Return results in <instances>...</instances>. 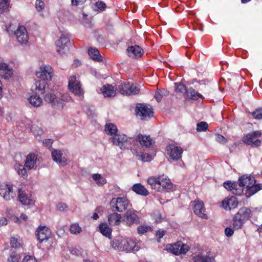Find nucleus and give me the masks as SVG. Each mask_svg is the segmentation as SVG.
I'll return each instance as SVG.
<instances>
[{"label":"nucleus","instance_id":"7","mask_svg":"<svg viewBox=\"0 0 262 262\" xmlns=\"http://www.w3.org/2000/svg\"><path fill=\"white\" fill-rule=\"evenodd\" d=\"M116 90L124 95H136L139 93L140 89L136 84L132 82H124L118 85Z\"/></svg>","mask_w":262,"mask_h":262},{"label":"nucleus","instance_id":"41","mask_svg":"<svg viewBox=\"0 0 262 262\" xmlns=\"http://www.w3.org/2000/svg\"><path fill=\"white\" fill-rule=\"evenodd\" d=\"M1 193L3 194V198L7 201L10 200L13 198L15 193L13 191L12 187H7L4 192H1Z\"/></svg>","mask_w":262,"mask_h":262},{"label":"nucleus","instance_id":"20","mask_svg":"<svg viewBox=\"0 0 262 262\" xmlns=\"http://www.w3.org/2000/svg\"><path fill=\"white\" fill-rule=\"evenodd\" d=\"M128 56L133 58H140L144 53L143 50L139 46H131L127 49Z\"/></svg>","mask_w":262,"mask_h":262},{"label":"nucleus","instance_id":"19","mask_svg":"<svg viewBox=\"0 0 262 262\" xmlns=\"http://www.w3.org/2000/svg\"><path fill=\"white\" fill-rule=\"evenodd\" d=\"M224 186L226 189L231 191L235 195H241L243 194L242 188L238 186L237 182H232L228 181L224 183Z\"/></svg>","mask_w":262,"mask_h":262},{"label":"nucleus","instance_id":"29","mask_svg":"<svg viewBox=\"0 0 262 262\" xmlns=\"http://www.w3.org/2000/svg\"><path fill=\"white\" fill-rule=\"evenodd\" d=\"M186 94L187 95V97L189 99L197 100L199 98H204V97L202 94H200L192 88H190L187 90Z\"/></svg>","mask_w":262,"mask_h":262},{"label":"nucleus","instance_id":"53","mask_svg":"<svg viewBox=\"0 0 262 262\" xmlns=\"http://www.w3.org/2000/svg\"><path fill=\"white\" fill-rule=\"evenodd\" d=\"M79 81L77 80L76 76H72L70 77L69 80V87H73L76 82Z\"/></svg>","mask_w":262,"mask_h":262},{"label":"nucleus","instance_id":"63","mask_svg":"<svg viewBox=\"0 0 262 262\" xmlns=\"http://www.w3.org/2000/svg\"><path fill=\"white\" fill-rule=\"evenodd\" d=\"M43 143L46 146H51L52 143H53V140L51 139H46L45 141H43Z\"/></svg>","mask_w":262,"mask_h":262},{"label":"nucleus","instance_id":"22","mask_svg":"<svg viewBox=\"0 0 262 262\" xmlns=\"http://www.w3.org/2000/svg\"><path fill=\"white\" fill-rule=\"evenodd\" d=\"M13 74L11 67L6 63H0V76L5 79H9Z\"/></svg>","mask_w":262,"mask_h":262},{"label":"nucleus","instance_id":"4","mask_svg":"<svg viewBox=\"0 0 262 262\" xmlns=\"http://www.w3.org/2000/svg\"><path fill=\"white\" fill-rule=\"evenodd\" d=\"M110 206L112 211L122 212L130 209L132 205L126 197L113 198L110 202Z\"/></svg>","mask_w":262,"mask_h":262},{"label":"nucleus","instance_id":"3","mask_svg":"<svg viewBox=\"0 0 262 262\" xmlns=\"http://www.w3.org/2000/svg\"><path fill=\"white\" fill-rule=\"evenodd\" d=\"M58 96L56 95L48 93L46 94L44 97L45 100L50 103L51 106L56 109L61 110L63 107V102H68L71 100V97L68 94H64L61 95L60 99L61 101L58 100Z\"/></svg>","mask_w":262,"mask_h":262},{"label":"nucleus","instance_id":"28","mask_svg":"<svg viewBox=\"0 0 262 262\" xmlns=\"http://www.w3.org/2000/svg\"><path fill=\"white\" fill-rule=\"evenodd\" d=\"M101 91L104 97H113L116 94V90L110 84H106L101 88Z\"/></svg>","mask_w":262,"mask_h":262},{"label":"nucleus","instance_id":"44","mask_svg":"<svg viewBox=\"0 0 262 262\" xmlns=\"http://www.w3.org/2000/svg\"><path fill=\"white\" fill-rule=\"evenodd\" d=\"M69 89L76 95H80L83 93L81 85L80 82H76L73 87H69Z\"/></svg>","mask_w":262,"mask_h":262},{"label":"nucleus","instance_id":"8","mask_svg":"<svg viewBox=\"0 0 262 262\" xmlns=\"http://www.w3.org/2000/svg\"><path fill=\"white\" fill-rule=\"evenodd\" d=\"M166 249L174 255L185 254L189 250V247L179 241L171 245H167Z\"/></svg>","mask_w":262,"mask_h":262},{"label":"nucleus","instance_id":"6","mask_svg":"<svg viewBox=\"0 0 262 262\" xmlns=\"http://www.w3.org/2000/svg\"><path fill=\"white\" fill-rule=\"evenodd\" d=\"M110 141L113 143V145L119 146L121 149H124L129 147V145L133 140L132 138H128L124 134H116L110 138Z\"/></svg>","mask_w":262,"mask_h":262},{"label":"nucleus","instance_id":"5","mask_svg":"<svg viewBox=\"0 0 262 262\" xmlns=\"http://www.w3.org/2000/svg\"><path fill=\"white\" fill-rule=\"evenodd\" d=\"M261 136V130L254 131L244 135L242 141L244 143L252 147H257L261 145V140L259 139Z\"/></svg>","mask_w":262,"mask_h":262},{"label":"nucleus","instance_id":"12","mask_svg":"<svg viewBox=\"0 0 262 262\" xmlns=\"http://www.w3.org/2000/svg\"><path fill=\"white\" fill-rule=\"evenodd\" d=\"M166 148L170 159L178 161L181 158L183 150L180 146H176L173 144H170Z\"/></svg>","mask_w":262,"mask_h":262},{"label":"nucleus","instance_id":"13","mask_svg":"<svg viewBox=\"0 0 262 262\" xmlns=\"http://www.w3.org/2000/svg\"><path fill=\"white\" fill-rule=\"evenodd\" d=\"M124 219L128 226H130L134 224H139L140 222L139 217L136 214V211L132 208L126 211Z\"/></svg>","mask_w":262,"mask_h":262},{"label":"nucleus","instance_id":"54","mask_svg":"<svg viewBox=\"0 0 262 262\" xmlns=\"http://www.w3.org/2000/svg\"><path fill=\"white\" fill-rule=\"evenodd\" d=\"M216 140L217 142L223 144H225L227 142L226 139L223 136L220 134L216 135Z\"/></svg>","mask_w":262,"mask_h":262},{"label":"nucleus","instance_id":"40","mask_svg":"<svg viewBox=\"0 0 262 262\" xmlns=\"http://www.w3.org/2000/svg\"><path fill=\"white\" fill-rule=\"evenodd\" d=\"M15 169L17 171V173L21 177L26 178L28 176L27 172L25 165L16 164L14 166Z\"/></svg>","mask_w":262,"mask_h":262},{"label":"nucleus","instance_id":"35","mask_svg":"<svg viewBox=\"0 0 262 262\" xmlns=\"http://www.w3.org/2000/svg\"><path fill=\"white\" fill-rule=\"evenodd\" d=\"M46 81L44 80L36 81L33 85L34 89L41 94H43L45 92V88L47 84Z\"/></svg>","mask_w":262,"mask_h":262},{"label":"nucleus","instance_id":"15","mask_svg":"<svg viewBox=\"0 0 262 262\" xmlns=\"http://www.w3.org/2000/svg\"><path fill=\"white\" fill-rule=\"evenodd\" d=\"M18 198L20 202L24 205H32L34 204L32 195L30 193H27L25 190L21 189H18Z\"/></svg>","mask_w":262,"mask_h":262},{"label":"nucleus","instance_id":"49","mask_svg":"<svg viewBox=\"0 0 262 262\" xmlns=\"http://www.w3.org/2000/svg\"><path fill=\"white\" fill-rule=\"evenodd\" d=\"M166 91L164 90H157L155 92V98L158 102H160L162 100V98L164 95H166Z\"/></svg>","mask_w":262,"mask_h":262},{"label":"nucleus","instance_id":"10","mask_svg":"<svg viewBox=\"0 0 262 262\" xmlns=\"http://www.w3.org/2000/svg\"><path fill=\"white\" fill-rule=\"evenodd\" d=\"M68 43H70L69 38L62 34L60 38L56 41L57 52L62 55L68 52L69 50Z\"/></svg>","mask_w":262,"mask_h":262},{"label":"nucleus","instance_id":"64","mask_svg":"<svg viewBox=\"0 0 262 262\" xmlns=\"http://www.w3.org/2000/svg\"><path fill=\"white\" fill-rule=\"evenodd\" d=\"M252 115H262V108L259 107L255 110L252 112Z\"/></svg>","mask_w":262,"mask_h":262},{"label":"nucleus","instance_id":"17","mask_svg":"<svg viewBox=\"0 0 262 262\" xmlns=\"http://www.w3.org/2000/svg\"><path fill=\"white\" fill-rule=\"evenodd\" d=\"M16 38L21 44L26 43L29 39L27 30L24 26H19L15 32Z\"/></svg>","mask_w":262,"mask_h":262},{"label":"nucleus","instance_id":"25","mask_svg":"<svg viewBox=\"0 0 262 262\" xmlns=\"http://www.w3.org/2000/svg\"><path fill=\"white\" fill-rule=\"evenodd\" d=\"M160 191L162 189H165L167 190H171L173 188V184L170 179L165 175H162L159 177Z\"/></svg>","mask_w":262,"mask_h":262},{"label":"nucleus","instance_id":"60","mask_svg":"<svg viewBox=\"0 0 262 262\" xmlns=\"http://www.w3.org/2000/svg\"><path fill=\"white\" fill-rule=\"evenodd\" d=\"M58 209L60 211H64L67 208V205L63 203H60L57 206Z\"/></svg>","mask_w":262,"mask_h":262},{"label":"nucleus","instance_id":"59","mask_svg":"<svg viewBox=\"0 0 262 262\" xmlns=\"http://www.w3.org/2000/svg\"><path fill=\"white\" fill-rule=\"evenodd\" d=\"M234 233L233 230L229 227H227L225 229V234L227 237L231 236Z\"/></svg>","mask_w":262,"mask_h":262},{"label":"nucleus","instance_id":"55","mask_svg":"<svg viewBox=\"0 0 262 262\" xmlns=\"http://www.w3.org/2000/svg\"><path fill=\"white\" fill-rule=\"evenodd\" d=\"M23 262H37V261L35 257L27 255L24 258Z\"/></svg>","mask_w":262,"mask_h":262},{"label":"nucleus","instance_id":"33","mask_svg":"<svg viewBox=\"0 0 262 262\" xmlns=\"http://www.w3.org/2000/svg\"><path fill=\"white\" fill-rule=\"evenodd\" d=\"M124 241V238L122 237H118L114 239L111 242V245L112 248L115 250H118L119 251H123L122 249L123 247V242Z\"/></svg>","mask_w":262,"mask_h":262},{"label":"nucleus","instance_id":"61","mask_svg":"<svg viewBox=\"0 0 262 262\" xmlns=\"http://www.w3.org/2000/svg\"><path fill=\"white\" fill-rule=\"evenodd\" d=\"M96 6L100 10H104L106 7V5L102 2H98L96 3Z\"/></svg>","mask_w":262,"mask_h":262},{"label":"nucleus","instance_id":"47","mask_svg":"<svg viewBox=\"0 0 262 262\" xmlns=\"http://www.w3.org/2000/svg\"><path fill=\"white\" fill-rule=\"evenodd\" d=\"M31 130L35 136L41 135L43 133V130L35 125L31 126Z\"/></svg>","mask_w":262,"mask_h":262},{"label":"nucleus","instance_id":"39","mask_svg":"<svg viewBox=\"0 0 262 262\" xmlns=\"http://www.w3.org/2000/svg\"><path fill=\"white\" fill-rule=\"evenodd\" d=\"M105 133L112 137L116 135L118 129L116 125L113 123H106L105 125Z\"/></svg>","mask_w":262,"mask_h":262},{"label":"nucleus","instance_id":"58","mask_svg":"<svg viewBox=\"0 0 262 262\" xmlns=\"http://www.w3.org/2000/svg\"><path fill=\"white\" fill-rule=\"evenodd\" d=\"M141 159L143 161L146 162V161H150L151 160V156L148 155V154H142L141 156Z\"/></svg>","mask_w":262,"mask_h":262},{"label":"nucleus","instance_id":"16","mask_svg":"<svg viewBox=\"0 0 262 262\" xmlns=\"http://www.w3.org/2000/svg\"><path fill=\"white\" fill-rule=\"evenodd\" d=\"M193 211L196 215L203 219L207 218V215L205 213L204 203L202 201L195 200L193 203Z\"/></svg>","mask_w":262,"mask_h":262},{"label":"nucleus","instance_id":"18","mask_svg":"<svg viewBox=\"0 0 262 262\" xmlns=\"http://www.w3.org/2000/svg\"><path fill=\"white\" fill-rule=\"evenodd\" d=\"M135 111L137 115H151L154 113L152 106L144 103L137 104Z\"/></svg>","mask_w":262,"mask_h":262},{"label":"nucleus","instance_id":"62","mask_svg":"<svg viewBox=\"0 0 262 262\" xmlns=\"http://www.w3.org/2000/svg\"><path fill=\"white\" fill-rule=\"evenodd\" d=\"M86 0H71L72 5L73 6H78L80 4L85 2Z\"/></svg>","mask_w":262,"mask_h":262},{"label":"nucleus","instance_id":"45","mask_svg":"<svg viewBox=\"0 0 262 262\" xmlns=\"http://www.w3.org/2000/svg\"><path fill=\"white\" fill-rule=\"evenodd\" d=\"M9 7V0H0V14L7 11Z\"/></svg>","mask_w":262,"mask_h":262},{"label":"nucleus","instance_id":"46","mask_svg":"<svg viewBox=\"0 0 262 262\" xmlns=\"http://www.w3.org/2000/svg\"><path fill=\"white\" fill-rule=\"evenodd\" d=\"M70 231L71 233L77 234L80 233L82 230L79 224L77 223L72 224L70 228Z\"/></svg>","mask_w":262,"mask_h":262},{"label":"nucleus","instance_id":"36","mask_svg":"<svg viewBox=\"0 0 262 262\" xmlns=\"http://www.w3.org/2000/svg\"><path fill=\"white\" fill-rule=\"evenodd\" d=\"M100 232L106 237L110 238L111 235L112 229L106 223H101L99 225Z\"/></svg>","mask_w":262,"mask_h":262},{"label":"nucleus","instance_id":"14","mask_svg":"<svg viewBox=\"0 0 262 262\" xmlns=\"http://www.w3.org/2000/svg\"><path fill=\"white\" fill-rule=\"evenodd\" d=\"M123 244V247L122 249H123V251L135 253L140 249V246L138 243L131 238H124Z\"/></svg>","mask_w":262,"mask_h":262},{"label":"nucleus","instance_id":"1","mask_svg":"<svg viewBox=\"0 0 262 262\" xmlns=\"http://www.w3.org/2000/svg\"><path fill=\"white\" fill-rule=\"evenodd\" d=\"M238 181V186L242 188L243 192L244 187H246V195L247 197L251 196L262 189V184H256L254 177L243 175L239 178Z\"/></svg>","mask_w":262,"mask_h":262},{"label":"nucleus","instance_id":"32","mask_svg":"<svg viewBox=\"0 0 262 262\" xmlns=\"http://www.w3.org/2000/svg\"><path fill=\"white\" fill-rule=\"evenodd\" d=\"M116 212L114 211L108 216L109 224L111 225H118L121 222V215Z\"/></svg>","mask_w":262,"mask_h":262},{"label":"nucleus","instance_id":"30","mask_svg":"<svg viewBox=\"0 0 262 262\" xmlns=\"http://www.w3.org/2000/svg\"><path fill=\"white\" fill-rule=\"evenodd\" d=\"M88 54L90 57L95 61L100 62L102 61V57L99 51L95 48H90L88 50Z\"/></svg>","mask_w":262,"mask_h":262},{"label":"nucleus","instance_id":"48","mask_svg":"<svg viewBox=\"0 0 262 262\" xmlns=\"http://www.w3.org/2000/svg\"><path fill=\"white\" fill-rule=\"evenodd\" d=\"M196 130L198 132L206 131L208 128V125L206 122H201L197 124Z\"/></svg>","mask_w":262,"mask_h":262},{"label":"nucleus","instance_id":"9","mask_svg":"<svg viewBox=\"0 0 262 262\" xmlns=\"http://www.w3.org/2000/svg\"><path fill=\"white\" fill-rule=\"evenodd\" d=\"M36 75L41 80H51L53 76V69L49 65H42L36 71Z\"/></svg>","mask_w":262,"mask_h":262},{"label":"nucleus","instance_id":"56","mask_svg":"<svg viewBox=\"0 0 262 262\" xmlns=\"http://www.w3.org/2000/svg\"><path fill=\"white\" fill-rule=\"evenodd\" d=\"M9 262H17L18 257L17 254L15 252L12 253L9 258H8Z\"/></svg>","mask_w":262,"mask_h":262},{"label":"nucleus","instance_id":"11","mask_svg":"<svg viewBox=\"0 0 262 262\" xmlns=\"http://www.w3.org/2000/svg\"><path fill=\"white\" fill-rule=\"evenodd\" d=\"M68 43H70L69 38L62 34L60 38L56 41L57 52L62 55L68 52L69 50Z\"/></svg>","mask_w":262,"mask_h":262},{"label":"nucleus","instance_id":"52","mask_svg":"<svg viewBox=\"0 0 262 262\" xmlns=\"http://www.w3.org/2000/svg\"><path fill=\"white\" fill-rule=\"evenodd\" d=\"M35 4L36 8L38 11H40L44 9L45 4L43 1L41 0H36Z\"/></svg>","mask_w":262,"mask_h":262},{"label":"nucleus","instance_id":"2","mask_svg":"<svg viewBox=\"0 0 262 262\" xmlns=\"http://www.w3.org/2000/svg\"><path fill=\"white\" fill-rule=\"evenodd\" d=\"M251 213V210L248 208L244 207L239 209L233 219V228L235 230L241 229L244 224L250 219Z\"/></svg>","mask_w":262,"mask_h":262},{"label":"nucleus","instance_id":"37","mask_svg":"<svg viewBox=\"0 0 262 262\" xmlns=\"http://www.w3.org/2000/svg\"><path fill=\"white\" fill-rule=\"evenodd\" d=\"M194 262H215L213 257L197 255L193 257Z\"/></svg>","mask_w":262,"mask_h":262},{"label":"nucleus","instance_id":"50","mask_svg":"<svg viewBox=\"0 0 262 262\" xmlns=\"http://www.w3.org/2000/svg\"><path fill=\"white\" fill-rule=\"evenodd\" d=\"M151 228L148 226L141 225L137 228L138 233L142 235L148 231L151 230Z\"/></svg>","mask_w":262,"mask_h":262},{"label":"nucleus","instance_id":"24","mask_svg":"<svg viewBox=\"0 0 262 262\" xmlns=\"http://www.w3.org/2000/svg\"><path fill=\"white\" fill-rule=\"evenodd\" d=\"M62 152L61 150L54 149L52 151V157L53 160L60 164L62 166L67 164V159L62 156Z\"/></svg>","mask_w":262,"mask_h":262},{"label":"nucleus","instance_id":"34","mask_svg":"<svg viewBox=\"0 0 262 262\" xmlns=\"http://www.w3.org/2000/svg\"><path fill=\"white\" fill-rule=\"evenodd\" d=\"M159 177H151L147 179V184L150 186L152 189L160 191Z\"/></svg>","mask_w":262,"mask_h":262},{"label":"nucleus","instance_id":"31","mask_svg":"<svg viewBox=\"0 0 262 262\" xmlns=\"http://www.w3.org/2000/svg\"><path fill=\"white\" fill-rule=\"evenodd\" d=\"M132 190L136 193L143 196H146L149 194L147 189L140 183L134 184L132 187Z\"/></svg>","mask_w":262,"mask_h":262},{"label":"nucleus","instance_id":"57","mask_svg":"<svg viewBox=\"0 0 262 262\" xmlns=\"http://www.w3.org/2000/svg\"><path fill=\"white\" fill-rule=\"evenodd\" d=\"M165 234V231L164 230H158L156 232V236L158 238V241L160 242V239L163 237V236Z\"/></svg>","mask_w":262,"mask_h":262},{"label":"nucleus","instance_id":"38","mask_svg":"<svg viewBox=\"0 0 262 262\" xmlns=\"http://www.w3.org/2000/svg\"><path fill=\"white\" fill-rule=\"evenodd\" d=\"M28 100L31 105L34 107H38L42 103L41 98L37 95L31 96Z\"/></svg>","mask_w":262,"mask_h":262},{"label":"nucleus","instance_id":"51","mask_svg":"<svg viewBox=\"0 0 262 262\" xmlns=\"http://www.w3.org/2000/svg\"><path fill=\"white\" fill-rule=\"evenodd\" d=\"M10 245L12 247L15 248H19L21 246L20 243L18 241V239L15 237H11Z\"/></svg>","mask_w":262,"mask_h":262},{"label":"nucleus","instance_id":"23","mask_svg":"<svg viewBox=\"0 0 262 262\" xmlns=\"http://www.w3.org/2000/svg\"><path fill=\"white\" fill-rule=\"evenodd\" d=\"M37 157L35 154L30 153L26 156L25 166L28 170L36 169Z\"/></svg>","mask_w":262,"mask_h":262},{"label":"nucleus","instance_id":"42","mask_svg":"<svg viewBox=\"0 0 262 262\" xmlns=\"http://www.w3.org/2000/svg\"><path fill=\"white\" fill-rule=\"evenodd\" d=\"M92 178L99 186H102L106 182L105 179L103 178L101 174L98 173L94 174L92 176Z\"/></svg>","mask_w":262,"mask_h":262},{"label":"nucleus","instance_id":"27","mask_svg":"<svg viewBox=\"0 0 262 262\" xmlns=\"http://www.w3.org/2000/svg\"><path fill=\"white\" fill-rule=\"evenodd\" d=\"M136 140L140 143L141 145L146 147H150L153 142L152 139L150 136H143L142 134H139L137 136Z\"/></svg>","mask_w":262,"mask_h":262},{"label":"nucleus","instance_id":"43","mask_svg":"<svg viewBox=\"0 0 262 262\" xmlns=\"http://www.w3.org/2000/svg\"><path fill=\"white\" fill-rule=\"evenodd\" d=\"M174 91L177 93L186 94L187 91L186 86L182 83H174Z\"/></svg>","mask_w":262,"mask_h":262},{"label":"nucleus","instance_id":"21","mask_svg":"<svg viewBox=\"0 0 262 262\" xmlns=\"http://www.w3.org/2000/svg\"><path fill=\"white\" fill-rule=\"evenodd\" d=\"M36 232V237L40 243L45 240H47L51 234L50 230L46 226H39L37 228Z\"/></svg>","mask_w":262,"mask_h":262},{"label":"nucleus","instance_id":"26","mask_svg":"<svg viewBox=\"0 0 262 262\" xmlns=\"http://www.w3.org/2000/svg\"><path fill=\"white\" fill-rule=\"evenodd\" d=\"M238 205V201L234 196L227 198L224 200L222 202V206L226 210H231L235 208Z\"/></svg>","mask_w":262,"mask_h":262}]
</instances>
